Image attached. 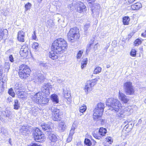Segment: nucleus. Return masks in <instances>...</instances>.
Segmentation results:
<instances>
[{
  "label": "nucleus",
  "instance_id": "obj_1",
  "mask_svg": "<svg viewBox=\"0 0 146 146\" xmlns=\"http://www.w3.org/2000/svg\"><path fill=\"white\" fill-rule=\"evenodd\" d=\"M68 47V43L65 40L62 38H57L52 44L48 56L52 60L58 59L60 55L67 50Z\"/></svg>",
  "mask_w": 146,
  "mask_h": 146
},
{
  "label": "nucleus",
  "instance_id": "obj_2",
  "mask_svg": "<svg viewBox=\"0 0 146 146\" xmlns=\"http://www.w3.org/2000/svg\"><path fill=\"white\" fill-rule=\"evenodd\" d=\"M80 37V30L76 27L70 28L67 34V39L71 42H74L78 41Z\"/></svg>",
  "mask_w": 146,
  "mask_h": 146
},
{
  "label": "nucleus",
  "instance_id": "obj_3",
  "mask_svg": "<svg viewBox=\"0 0 146 146\" xmlns=\"http://www.w3.org/2000/svg\"><path fill=\"white\" fill-rule=\"evenodd\" d=\"M31 70L27 65L23 64L19 67V76L21 79H25L30 75Z\"/></svg>",
  "mask_w": 146,
  "mask_h": 146
},
{
  "label": "nucleus",
  "instance_id": "obj_4",
  "mask_svg": "<svg viewBox=\"0 0 146 146\" xmlns=\"http://www.w3.org/2000/svg\"><path fill=\"white\" fill-rule=\"evenodd\" d=\"M32 135L34 140L37 142L42 143L45 141L46 138L44 134L41 130L37 127L33 129Z\"/></svg>",
  "mask_w": 146,
  "mask_h": 146
},
{
  "label": "nucleus",
  "instance_id": "obj_5",
  "mask_svg": "<svg viewBox=\"0 0 146 146\" xmlns=\"http://www.w3.org/2000/svg\"><path fill=\"white\" fill-rule=\"evenodd\" d=\"M105 106L104 103H98L94 110L93 116L94 119H98L101 117L103 115Z\"/></svg>",
  "mask_w": 146,
  "mask_h": 146
},
{
  "label": "nucleus",
  "instance_id": "obj_6",
  "mask_svg": "<svg viewBox=\"0 0 146 146\" xmlns=\"http://www.w3.org/2000/svg\"><path fill=\"white\" fill-rule=\"evenodd\" d=\"M107 105L110 109L116 111H118L122 107L120 102L117 99L114 98L109 99Z\"/></svg>",
  "mask_w": 146,
  "mask_h": 146
},
{
  "label": "nucleus",
  "instance_id": "obj_7",
  "mask_svg": "<svg viewBox=\"0 0 146 146\" xmlns=\"http://www.w3.org/2000/svg\"><path fill=\"white\" fill-rule=\"evenodd\" d=\"M42 93V91L39 92L35 94L34 97L35 102L37 104L41 105L47 104L49 101L48 98L43 97Z\"/></svg>",
  "mask_w": 146,
  "mask_h": 146
},
{
  "label": "nucleus",
  "instance_id": "obj_8",
  "mask_svg": "<svg viewBox=\"0 0 146 146\" xmlns=\"http://www.w3.org/2000/svg\"><path fill=\"white\" fill-rule=\"evenodd\" d=\"M52 112V118L55 121H59L62 119L63 113L60 109L52 107L51 108Z\"/></svg>",
  "mask_w": 146,
  "mask_h": 146
},
{
  "label": "nucleus",
  "instance_id": "obj_9",
  "mask_svg": "<svg viewBox=\"0 0 146 146\" xmlns=\"http://www.w3.org/2000/svg\"><path fill=\"white\" fill-rule=\"evenodd\" d=\"M100 79L99 76H98L97 78L87 82L84 88V90L86 94H88L92 91L93 87L97 84V82L98 80Z\"/></svg>",
  "mask_w": 146,
  "mask_h": 146
},
{
  "label": "nucleus",
  "instance_id": "obj_10",
  "mask_svg": "<svg viewBox=\"0 0 146 146\" xmlns=\"http://www.w3.org/2000/svg\"><path fill=\"white\" fill-rule=\"evenodd\" d=\"M123 86L125 93L127 95H132L134 94L135 90L131 82H125L124 83Z\"/></svg>",
  "mask_w": 146,
  "mask_h": 146
},
{
  "label": "nucleus",
  "instance_id": "obj_11",
  "mask_svg": "<svg viewBox=\"0 0 146 146\" xmlns=\"http://www.w3.org/2000/svg\"><path fill=\"white\" fill-rule=\"evenodd\" d=\"M107 133V130L106 128L100 127L99 129L98 133H94L93 136L97 139H100L102 137L106 135Z\"/></svg>",
  "mask_w": 146,
  "mask_h": 146
},
{
  "label": "nucleus",
  "instance_id": "obj_12",
  "mask_svg": "<svg viewBox=\"0 0 146 146\" xmlns=\"http://www.w3.org/2000/svg\"><path fill=\"white\" fill-rule=\"evenodd\" d=\"M43 88L44 90L42 92L43 95L46 97H47L50 94V89H52V86L50 83H48L44 84Z\"/></svg>",
  "mask_w": 146,
  "mask_h": 146
},
{
  "label": "nucleus",
  "instance_id": "obj_13",
  "mask_svg": "<svg viewBox=\"0 0 146 146\" xmlns=\"http://www.w3.org/2000/svg\"><path fill=\"white\" fill-rule=\"evenodd\" d=\"M142 4L139 2H137L131 5L130 6V9L132 11H137L142 8Z\"/></svg>",
  "mask_w": 146,
  "mask_h": 146
},
{
  "label": "nucleus",
  "instance_id": "obj_14",
  "mask_svg": "<svg viewBox=\"0 0 146 146\" xmlns=\"http://www.w3.org/2000/svg\"><path fill=\"white\" fill-rule=\"evenodd\" d=\"M78 6L77 7V11L79 13H81L86 10V7L84 3L81 2H79Z\"/></svg>",
  "mask_w": 146,
  "mask_h": 146
},
{
  "label": "nucleus",
  "instance_id": "obj_15",
  "mask_svg": "<svg viewBox=\"0 0 146 146\" xmlns=\"http://www.w3.org/2000/svg\"><path fill=\"white\" fill-rule=\"evenodd\" d=\"M119 97L120 100L123 104H127L129 101V100L127 98V96L123 93L119 92Z\"/></svg>",
  "mask_w": 146,
  "mask_h": 146
},
{
  "label": "nucleus",
  "instance_id": "obj_16",
  "mask_svg": "<svg viewBox=\"0 0 146 146\" xmlns=\"http://www.w3.org/2000/svg\"><path fill=\"white\" fill-rule=\"evenodd\" d=\"M8 32L6 29H1L0 31V41L7 37Z\"/></svg>",
  "mask_w": 146,
  "mask_h": 146
},
{
  "label": "nucleus",
  "instance_id": "obj_17",
  "mask_svg": "<svg viewBox=\"0 0 146 146\" xmlns=\"http://www.w3.org/2000/svg\"><path fill=\"white\" fill-rule=\"evenodd\" d=\"M113 142V140L112 137L110 136H108L105 139L104 143L105 146H109L111 145Z\"/></svg>",
  "mask_w": 146,
  "mask_h": 146
},
{
  "label": "nucleus",
  "instance_id": "obj_18",
  "mask_svg": "<svg viewBox=\"0 0 146 146\" xmlns=\"http://www.w3.org/2000/svg\"><path fill=\"white\" fill-rule=\"evenodd\" d=\"M0 109H1V108L0 107ZM1 114V115H3L5 117H7L10 119L12 117L11 112L8 110H6L0 112V114Z\"/></svg>",
  "mask_w": 146,
  "mask_h": 146
},
{
  "label": "nucleus",
  "instance_id": "obj_19",
  "mask_svg": "<svg viewBox=\"0 0 146 146\" xmlns=\"http://www.w3.org/2000/svg\"><path fill=\"white\" fill-rule=\"evenodd\" d=\"M42 129L44 131H46L47 132H51L52 131V129L50 126L48 124L43 123L41 125Z\"/></svg>",
  "mask_w": 146,
  "mask_h": 146
},
{
  "label": "nucleus",
  "instance_id": "obj_20",
  "mask_svg": "<svg viewBox=\"0 0 146 146\" xmlns=\"http://www.w3.org/2000/svg\"><path fill=\"white\" fill-rule=\"evenodd\" d=\"M93 142V143L92 145V143L91 141L88 138H85L84 141L85 144L88 146H94L96 143V142L94 139L92 140Z\"/></svg>",
  "mask_w": 146,
  "mask_h": 146
},
{
  "label": "nucleus",
  "instance_id": "obj_21",
  "mask_svg": "<svg viewBox=\"0 0 146 146\" xmlns=\"http://www.w3.org/2000/svg\"><path fill=\"white\" fill-rule=\"evenodd\" d=\"M48 137L51 142H55L57 141V138L56 135L54 134L50 133H49Z\"/></svg>",
  "mask_w": 146,
  "mask_h": 146
},
{
  "label": "nucleus",
  "instance_id": "obj_22",
  "mask_svg": "<svg viewBox=\"0 0 146 146\" xmlns=\"http://www.w3.org/2000/svg\"><path fill=\"white\" fill-rule=\"evenodd\" d=\"M58 127L61 132L64 131L66 129V125L64 121H61L59 124Z\"/></svg>",
  "mask_w": 146,
  "mask_h": 146
},
{
  "label": "nucleus",
  "instance_id": "obj_23",
  "mask_svg": "<svg viewBox=\"0 0 146 146\" xmlns=\"http://www.w3.org/2000/svg\"><path fill=\"white\" fill-rule=\"evenodd\" d=\"M25 33L22 31L19 32V41L20 42L25 41Z\"/></svg>",
  "mask_w": 146,
  "mask_h": 146
},
{
  "label": "nucleus",
  "instance_id": "obj_24",
  "mask_svg": "<svg viewBox=\"0 0 146 146\" xmlns=\"http://www.w3.org/2000/svg\"><path fill=\"white\" fill-rule=\"evenodd\" d=\"M130 21V19L129 17L127 16L124 17L122 18L123 23V24L125 25H128Z\"/></svg>",
  "mask_w": 146,
  "mask_h": 146
},
{
  "label": "nucleus",
  "instance_id": "obj_25",
  "mask_svg": "<svg viewBox=\"0 0 146 146\" xmlns=\"http://www.w3.org/2000/svg\"><path fill=\"white\" fill-rule=\"evenodd\" d=\"M51 98L53 102H55L56 104L58 103L59 100L57 95L54 94H52L51 96Z\"/></svg>",
  "mask_w": 146,
  "mask_h": 146
},
{
  "label": "nucleus",
  "instance_id": "obj_26",
  "mask_svg": "<svg viewBox=\"0 0 146 146\" xmlns=\"http://www.w3.org/2000/svg\"><path fill=\"white\" fill-rule=\"evenodd\" d=\"M64 97L65 99L67 100V101L69 102L71 101V96L70 93L69 92L65 93L64 94Z\"/></svg>",
  "mask_w": 146,
  "mask_h": 146
},
{
  "label": "nucleus",
  "instance_id": "obj_27",
  "mask_svg": "<svg viewBox=\"0 0 146 146\" xmlns=\"http://www.w3.org/2000/svg\"><path fill=\"white\" fill-rule=\"evenodd\" d=\"M125 110H124L123 111H121L116 115L117 119H121L125 117V115L123 114L124 113Z\"/></svg>",
  "mask_w": 146,
  "mask_h": 146
},
{
  "label": "nucleus",
  "instance_id": "obj_28",
  "mask_svg": "<svg viewBox=\"0 0 146 146\" xmlns=\"http://www.w3.org/2000/svg\"><path fill=\"white\" fill-rule=\"evenodd\" d=\"M19 96H20V98L21 99L26 98L27 97V94L25 91L21 92L19 91Z\"/></svg>",
  "mask_w": 146,
  "mask_h": 146
},
{
  "label": "nucleus",
  "instance_id": "obj_29",
  "mask_svg": "<svg viewBox=\"0 0 146 146\" xmlns=\"http://www.w3.org/2000/svg\"><path fill=\"white\" fill-rule=\"evenodd\" d=\"M88 62V59L87 58L83 59L82 62L81 63V68L82 69L84 67H86L87 64Z\"/></svg>",
  "mask_w": 146,
  "mask_h": 146
},
{
  "label": "nucleus",
  "instance_id": "obj_30",
  "mask_svg": "<svg viewBox=\"0 0 146 146\" xmlns=\"http://www.w3.org/2000/svg\"><path fill=\"white\" fill-rule=\"evenodd\" d=\"M87 110V107L85 104H83L80 107L79 111L80 112L83 113L84 112Z\"/></svg>",
  "mask_w": 146,
  "mask_h": 146
},
{
  "label": "nucleus",
  "instance_id": "obj_31",
  "mask_svg": "<svg viewBox=\"0 0 146 146\" xmlns=\"http://www.w3.org/2000/svg\"><path fill=\"white\" fill-rule=\"evenodd\" d=\"M142 42V40L139 38H137L133 42V44L135 46H138L139 45L141 44Z\"/></svg>",
  "mask_w": 146,
  "mask_h": 146
},
{
  "label": "nucleus",
  "instance_id": "obj_32",
  "mask_svg": "<svg viewBox=\"0 0 146 146\" xmlns=\"http://www.w3.org/2000/svg\"><path fill=\"white\" fill-rule=\"evenodd\" d=\"M102 68L99 66L96 67L93 73L95 74H97L100 73L102 70Z\"/></svg>",
  "mask_w": 146,
  "mask_h": 146
},
{
  "label": "nucleus",
  "instance_id": "obj_33",
  "mask_svg": "<svg viewBox=\"0 0 146 146\" xmlns=\"http://www.w3.org/2000/svg\"><path fill=\"white\" fill-rule=\"evenodd\" d=\"M20 50L26 52H28L29 48L27 45H24L22 46Z\"/></svg>",
  "mask_w": 146,
  "mask_h": 146
},
{
  "label": "nucleus",
  "instance_id": "obj_34",
  "mask_svg": "<svg viewBox=\"0 0 146 146\" xmlns=\"http://www.w3.org/2000/svg\"><path fill=\"white\" fill-rule=\"evenodd\" d=\"M84 50H83L79 51L76 55V58L78 59H79L82 56Z\"/></svg>",
  "mask_w": 146,
  "mask_h": 146
},
{
  "label": "nucleus",
  "instance_id": "obj_35",
  "mask_svg": "<svg viewBox=\"0 0 146 146\" xmlns=\"http://www.w3.org/2000/svg\"><path fill=\"white\" fill-rule=\"evenodd\" d=\"M137 51L136 50L132 49L130 52V55L132 57H135L136 56Z\"/></svg>",
  "mask_w": 146,
  "mask_h": 146
},
{
  "label": "nucleus",
  "instance_id": "obj_36",
  "mask_svg": "<svg viewBox=\"0 0 146 146\" xmlns=\"http://www.w3.org/2000/svg\"><path fill=\"white\" fill-rule=\"evenodd\" d=\"M28 54V52H26L20 50V54L21 56L23 58H25L27 57Z\"/></svg>",
  "mask_w": 146,
  "mask_h": 146
},
{
  "label": "nucleus",
  "instance_id": "obj_37",
  "mask_svg": "<svg viewBox=\"0 0 146 146\" xmlns=\"http://www.w3.org/2000/svg\"><path fill=\"white\" fill-rule=\"evenodd\" d=\"M32 47L35 49H37L39 47L38 43L36 42H34L32 44Z\"/></svg>",
  "mask_w": 146,
  "mask_h": 146
},
{
  "label": "nucleus",
  "instance_id": "obj_38",
  "mask_svg": "<svg viewBox=\"0 0 146 146\" xmlns=\"http://www.w3.org/2000/svg\"><path fill=\"white\" fill-rule=\"evenodd\" d=\"M31 6V4L30 3L28 2L27 3L25 6V10L27 11L28 10H29Z\"/></svg>",
  "mask_w": 146,
  "mask_h": 146
},
{
  "label": "nucleus",
  "instance_id": "obj_39",
  "mask_svg": "<svg viewBox=\"0 0 146 146\" xmlns=\"http://www.w3.org/2000/svg\"><path fill=\"white\" fill-rule=\"evenodd\" d=\"M8 93L10 95H11L12 97H15V93L13 92V91L12 88H11L9 89L8 92Z\"/></svg>",
  "mask_w": 146,
  "mask_h": 146
},
{
  "label": "nucleus",
  "instance_id": "obj_40",
  "mask_svg": "<svg viewBox=\"0 0 146 146\" xmlns=\"http://www.w3.org/2000/svg\"><path fill=\"white\" fill-rule=\"evenodd\" d=\"M14 107L15 109H18V101L17 100H15Z\"/></svg>",
  "mask_w": 146,
  "mask_h": 146
},
{
  "label": "nucleus",
  "instance_id": "obj_41",
  "mask_svg": "<svg viewBox=\"0 0 146 146\" xmlns=\"http://www.w3.org/2000/svg\"><path fill=\"white\" fill-rule=\"evenodd\" d=\"M137 0H125V3L128 5H129L133 3Z\"/></svg>",
  "mask_w": 146,
  "mask_h": 146
},
{
  "label": "nucleus",
  "instance_id": "obj_42",
  "mask_svg": "<svg viewBox=\"0 0 146 146\" xmlns=\"http://www.w3.org/2000/svg\"><path fill=\"white\" fill-rule=\"evenodd\" d=\"M32 39L34 40H37V36L36 35V33L35 31H33V34L32 35Z\"/></svg>",
  "mask_w": 146,
  "mask_h": 146
},
{
  "label": "nucleus",
  "instance_id": "obj_43",
  "mask_svg": "<svg viewBox=\"0 0 146 146\" xmlns=\"http://www.w3.org/2000/svg\"><path fill=\"white\" fill-rule=\"evenodd\" d=\"M75 128L74 127H73L71 129L70 131V132L69 133V135L70 136H72L73 135L74 133V131L75 130Z\"/></svg>",
  "mask_w": 146,
  "mask_h": 146
},
{
  "label": "nucleus",
  "instance_id": "obj_44",
  "mask_svg": "<svg viewBox=\"0 0 146 146\" xmlns=\"http://www.w3.org/2000/svg\"><path fill=\"white\" fill-rule=\"evenodd\" d=\"M27 146H43L41 144H38L36 143H32L27 145Z\"/></svg>",
  "mask_w": 146,
  "mask_h": 146
},
{
  "label": "nucleus",
  "instance_id": "obj_45",
  "mask_svg": "<svg viewBox=\"0 0 146 146\" xmlns=\"http://www.w3.org/2000/svg\"><path fill=\"white\" fill-rule=\"evenodd\" d=\"M15 90L16 93H17L18 92V84H16L15 86Z\"/></svg>",
  "mask_w": 146,
  "mask_h": 146
},
{
  "label": "nucleus",
  "instance_id": "obj_46",
  "mask_svg": "<svg viewBox=\"0 0 146 146\" xmlns=\"http://www.w3.org/2000/svg\"><path fill=\"white\" fill-rule=\"evenodd\" d=\"M89 4H92L94 3L96 0H86Z\"/></svg>",
  "mask_w": 146,
  "mask_h": 146
},
{
  "label": "nucleus",
  "instance_id": "obj_47",
  "mask_svg": "<svg viewBox=\"0 0 146 146\" xmlns=\"http://www.w3.org/2000/svg\"><path fill=\"white\" fill-rule=\"evenodd\" d=\"M9 59L10 61L11 62H13L14 60H13V57L12 55H10L9 56Z\"/></svg>",
  "mask_w": 146,
  "mask_h": 146
},
{
  "label": "nucleus",
  "instance_id": "obj_48",
  "mask_svg": "<svg viewBox=\"0 0 146 146\" xmlns=\"http://www.w3.org/2000/svg\"><path fill=\"white\" fill-rule=\"evenodd\" d=\"M141 36L144 37H146V30H145L144 33H141Z\"/></svg>",
  "mask_w": 146,
  "mask_h": 146
},
{
  "label": "nucleus",
  "instance_id": "obj_49",
  "mask_svg": "<svg viewBox=\"0 0 146 146\" xmlns=\"http://www.w3.org/2000/svg\"><path fill=\"white\" fill-rule=\"evenodd\" d=\"M129 124H127L125 127L126 129H128V131H129L131 129V128H129Z\"/></svg>",
  "mask_w": 146,
  "mask_h": 146
},
{
  "label": "nucleus",
  "instance_id": "obj_50",
  "mask_svg": "<svg viewBox=\"0 0 146 146\" xmlns=\"http://www.w3.org/2000/svg\"><path fill=\"white\" fill-rule=\"evenodd\" d=\"M7 80V78L5 77L4 76L3 77L2 80V82H4V81H5Z\"/></svg>",
  "mask_w": 146,
  "mask_h": 146
},
{
  "label": "nucleus",
  "instance_id": "obj_51",
  "mask_svg": "<svg viewBox=\"0 0 146 146\" xmlns=\"http://www.w3.org/2000/svg\"><path fill=\"white\" fill-rule=\"evenodd\" d=\"M12 100V98L11 97H8L7 98V100L8 102H11Z\"/></svg>",
  "mask_w": 146,
  "mask_h": 146
},
{
  "label": "nucleus",
  "instance_id": "obj_52",
  "mask_svg": "<svg viewBox=\"0 0 146 146\" xmlns=\"http://www.w3.org/2000/svg\"><path fill=\"white\" fill-rule=\"evenodd\" d=\"M93 43H91L89 44L88 45V48L89 49H91V48L92 46L93 45Z\"/></svg>",
  "mask_w": 146,
  "mask_h": 146
},
{
  "label": "nucleus",
  "instance_id": "obj_53",
  "mask_svg": "<svg viewBox=\"0 0 146 146\" xmlns=\"http://www.w3.org/2000/svg\"><path fill=\"white\" fill-rule=\"evenodd\" d=\"M3 73V70L2 69L0 68V76Z\"/></svg>",
  "mask_w": 146,
  "mask_h": 146
},
{
  "label": "nucleus",
  "instance_id": "obj_54",
  "mask_svg": "<svg viewBox=\"0 0 146 146\" xmlns=\"http://www.w3.org/2000/svg\"><path fill=\"white\" fill-rule=\"evenodd\" d=\"M105 121L104 119H102L101 120V124L102 125L104 123Z\"/></svg>",
  "mask_w": 146,
  "mask_h": 146
},
{
  "label": "nucleus",
  "instance_id": "obj_55",
  "mask_svg": "<svg viewBox=\"0 0 146 146\" xmlns=\"http://www.w3.org/2000/svg\"><path fill=\"white\" fill-rule=\"evenodd\" d=\"M4 128L3 127H2L1 128V132L2 133H4V132H3V131L4 130Z\"/></svg>",
  "mask_w": 146,
  "mask_h": 146
},
{
  "label": "nucleus",
  "instance_id": "obj_56",
  "mask_svg": "<svg viewBox=\"0 0 146 146\" xmlns=\"http://www.w3.org/2000/svg\"><path fill=\"white\" fill-rule=\"evenodd\" d=\"M9 142L11 145V139L10 138L9 139Z\"/></svg>",
  "mask_w": 146,
  "mask_h": 146
},
{
  "label": "nucleus",
  "instance_id": "obj_57",
  "mask_svg": "<svg viewBox=\"0 0 146 146\" xmlns=\"http://www.w3.org/2000/svg\"><path fill=\"white\" fill-rule=\"evenodd\" d=\"M17 39L18 40V33H17Z\"/></svg>",
  "mask_w": 146,
  "mask_h": 146
},
{
  "label": "nucleus",
  "instance_id": "obj_58",
  "mask_svg": "<svg viewBox=\"0 0 146 146\" xmlns=\"http://www.w3.org/2000/svg\"><path fill=\"white\" fill-rule=\"evenodd\" d=\"M144 102H145V103H146V99H145V101H144Z\"/></svg>",
  "mask_w": 146,
  "mask_h": 146
},
{
  "label": "nucleus",
  "instance_id": "obj_59",
  "mask_svg": "<svg viewBox=\"0 0 146 146\" xmlns=\"http://www.w3.org/2000/svg\"><path fill=\"white\" fill-rule=\"evenodd\" d=\"M98 6L99 7H100V5L99 4H98Z\"/></svg>",
  "mask_w": 146,
  "mask_h": 146
},
{
  "label": "nucleus",
  "instance_id": "obj_60",
  "mask_svg": "<svg viewBox=\"0 0 146 146\" xmlns=\"http://www.w3.org/2000/svg\"><path fill=\"white\" fill-rule=\"evenodd\" d=\"M9 41L11 42V41H12V40H9Z\"/></svg>",
  "mask_w": 146,
  "mask_h": 146
},
{
  "label": "nucleus",
  "instance_id": "obj_61",
  "mask_svg": "<svg viewBox=\"0 0 146 146\" xmlns=\"http://www.w3.org/2000/svg\"><path fill=\"white\" fill-rule=\"evenodd\" d=\"M5 15V14H4V15Z\"/></svg>",
  "mask_w": 146,
  "mask_h": 146
},
{
  "label": "nucleus",
  "instance_id": "obj_62",
  "mask_svg": "<svg viewBox=\"0 0 146 146\" xmlns=\"http://www.w3.org/2000/svg\"><path fill=\"white\" fill-rule=\"evenodd\" d=\"M41 0V1H42V0Z\"/></svg>",
  "mask_w": 146,
  "mask_h": 146
}]
</instances>
